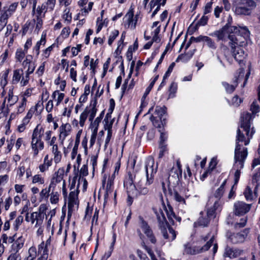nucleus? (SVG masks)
Returning <instances> with one entry per match:
<instances>
[{
  "mask_svg": "<svg viewBox=\"0 0 260 260\" xmlns=\"http://www.w3.org/2000/svg\"><path fill=\"white\" fill-rule=\"evenodd\" d=\"M254 115H243L241 117L240 127L245 132V135L240 128L237 131L236 138V147L235 149L234 169L236 170L234 174L235 184L238 183L240 174L241 170L244 167V161L247 156L248 152L247 148H241L240 142H244L245 146L249 144L250 139L255 133L254 127L252 125V121Z\"/></svg>",
  "mask_w": 260,
  "mask_h": 260,
  "instance_id": "obj_1",
  "label": "nucleus"
},
{
  "mask_svg": "<svg viewBox=\"0 0 260 260\" xmlns=\"http://www.w3.org/2000/svg\"><path fill=\"white\" fill-rule=\"evenodd\" d=\"M250 32L246 28L237 27H228L225 25L219 30L214 31L210 35L217 37L218 40L225 41L227 38L230 40L229 45L233 47V45H242L245 40L249 38Z\"/></svg>",
  "mask_w": 260,
  "mask_h": 260,
  "instance_id": "obj_2",
  "label": "nucleus"
},
{
  "mask_svg": "<svg viewBox=\"0 0 260 260\" xmlns=\"http://www.w3.org/2000/svg\"><path fill=\"white\" fill-rule=\"evenodd\" d=\"M153 211L156 214L159 229L163 238L168 242L174 240L176 237V232L168 224L162 210L161 209H153Z\"/></svg>",
  "mask_w": 260,
  "mask_h": 260,
  "instance_id": "obj_3",
  "label": "nucleus"
},
{
  "mask_svg": "<svg viewBox=\"0 0 260 260\" xmlns=\"http://www.w3.org/2000/svg\"><path fill=\"white\" fill-rule=\"evenodd\" d=\"M221 208L218 200L214 201L213 206L208 208L206 212L201 211L200 217L194 223V227H206L208 225L210 220L215 217L216 212L220 211Z\"/></svg>",
  "mask_w": 260,
  "mask_h": 260,
  "instance_id": "obj_4",
  "label": "nucleus"
},
{
  "mask_svg": "<svg viewBox=\"0 0 260 260\" xmlns=\"http://www.w3.org/2000/svg\"><path fill=\"white\" fill-rule=\"evenodd\" d=\"M208 240H209V241L206 244L201 247L196 246H192L189 243L184 244L183 254L195 255L208 250L213 243L214 240V236L213 235L210 236V234H208L206 236L202 238V240H203L204 242Z\"/></svg>",
  "mask_w": 260,
  "mask_h": 260,
  "instance_id": "obj_5",
  "label": "nucleus"
},
{
  "mask_svg": "<svg viewBox=\"0 0 260 260\" xmlns=\"http://www.w3.org/2000/svg\"><path fill=\"white\" fill-rule=\"evenodd\" d=\"M233 4L238 15H250L251 10L256 7V3L253 0H233Z\"/></svg>",
  "mask_w": 260,
  "mask_h": 260,
  "instance_id": "obj_6",
  "label": "nucleus"
},
{
  "mask_svg": "<svg viewBox=\"0 0 260 260\" xmlns=\"http://www.w3.org/2000/svg\"><path fill=\"white\" fill-rule=\"evenodd\" d=\"M46 210V205L45 204H41L39 206L38 210L31 213L30 216L28 212L26 213L25 220L27 222H30L32 224L35 225L36 228L42 225Z\"/></svg>",
  "mask_w": 260,
  "mask_h": 260,
  "instance_id": "obj_7",
  "label": "nucleus"
},
{
  "mask_svg": "<svg viewBox=\"0 0 260 260\" xmlns=\"http://www.w3.org/2000/svg\"><path fill=\"white\" fill-rule=\"evenodd\" d=\"M146 174V184L150 185L153 181V174L156 172L157 167L154 166V159L151 157L147 158L145 166Z\"/></svg>",
  "mask_w": 260,
  "mask_h": 260,
  "instance_id": "obj_8",
  "label": "nucleus"
},
{
  "mask_svg": "<svg viewBox=\"0 0 260 260\" xmlns=\"http://www.w3.org/2000/svg\"><path fill=\"white\" fill-rule=\"evenodd\" d=\"M221 54L224 56L225 58L230 64L232 63L233 57V52H232L227 46L223 45H221L220 49L216 52L217 60L223 67H225V64L223 63L221 58L220 56Z\"/></svg>",
  "mask_w": 260,
  "mask_h": 260,
  "instance_id": "obj_9",
  "label": "nucleus"
},
{
  "mask_svg": "<svg viewBox=\"0 0 260 260\" xmlns=\"http://www.w3.org/2000/svg\"><path fill=\"white\" fill-rule=\"evenodd\" d=\"M139 224L143 233L146 235L151 243L155 244L156 243V239L154 236L153 231L148 223L143 218L139 217Z\"/></svg>",
  "mask_w": 260,
  "mask_h": 260,
  "instance_id": "obj_10",
  "label": "nucleus"
},
{
  "mask_svg": "<svg viewBox=\"0 0 260 260\" xmlns=\"http://www.w3.org/2000/svg\"><path fill=\"white\" fill-rule=\"evenodd\" d=\"M251 207V204H246L242 201H237L234 205V213L236 215L241 216L248 212Z\"/></svg>",
  "mask_w": 260,
  "mask_h": 260,
  "instance_id": "obj_11",
  "label": "nucleus"
},
{
  "mask_svg": "<svg viewBox=\"0 0 260 260\" xmlns=\"http://www.w3.org/2000/svg\"><path fill=\"white\" fill-rule=\"evenodd\" d=\"M238 76H236L235 77V80L233 82V84H230L228 82H222V85L224 87L225 91L228 93H233L236 87L238 85V80L239 78L241 77H243L244 75V70L243 69L240 68L238 70Z\"/></svg>",
  "mask_w": 260,
  "mask_h": 260,
  "instance_id": "obj_12",
  "label": "nucleus"
},
{
  "mask_svg": "<svg viewBox=\"0 0 260 260\" xmlns=\"http://www.w3.org/2000/svg\"><path fill=\"white\" fill-rule=\"evenodd\" d=\"M79 186V183L78 184L77 187L75 190H72L71 191L69 197V203H68V216L71 215L70 212L72 210V208L75 206L78 207L79 204V201L78 199V196L79 193L78 188Z\"/></svg>",
  "mask_w": 260,
  "mask_h": 260,
  "instance_id": "obj_13",
  "label": "nucleus"
},
{
  "mask_svg": "<svg viewBox=\"0 0 260 260\" xmlns=\"http://www.w3.org/2000/svg\"><path fill=\"white\" fill-rule=\"evenodd\" d=\"M245 41L241 45H233V47H231L232 50H233V57L239 63L243 60L246 55L243 48L241 47L245 44Z\"/></svg>",
  "mask_w": 260,
  "mask_h": 260,
  "instance_id": "obj_14",
  "label": "nucleus"
},
{
  "mask_svg": "<svg viewBox=\"0 0 260 260\" xmlns=\"http://www.w3.org/2000/svg\"><path fill=\"white\" fill-rule=\"evenodd\" d=\"M248 233V230H244L239 233L232 234L229 236V239L233 244L242 243L245 241Z\"/></svg>",
  "mask_w": 260,
  "mask_h": 260,
  "instance_id": "obj_15",
  "label": "nucleus"
},
{
  "mask_svg": "<svg viewBox=\"0 0 260 260\" xmlns=\"http://www.w3.org/2000/svg\"><path fill=\"white\" fill-rule=\"evenodd\" d=\"M32 58L31 55H27L22 63L23 68L26 69L25 74L29 75L34 72L36 68L35 63L32 61Z\"/></svg>",
  "mask_w": 260,
  "mask_h": 260,
  "instance_id": "obj_16",
  "label": "nucleus"
},
{
  "mask_svg": "<svg viewBox=\"0 0 260 260\" xmlns=\"http://www.w3.org/2000/svg\"><path fill=\"white\" fill-rule=\"evenodd\" d=\"M243 252L244 251L242 249L226 246L224 250L223 256L230 258H235L242 255Z\"/></svg>",
  "mask_w": 260,
  "mask_h": 260,
  "instance_id": "obj_17",
  "label": "nucleus"
},
{
  "mask_svg": "<svg viewBox=\"0 0 260 260\" xmlns=\"http://www.w3.org/2000/svg\"><path fill=\"white\" fill-rule=\"evenodd\" d=\"M166 115H152L150 119L152 121L153 125L161 129L166 124Z\"/></svg>",
  "mask_w": 260,
  "mask_h": 260,
  "instance_id": "obj_18",
  "label": "nucleus"
},
{
  "mask_svg": "<svg viewBox=\"0 0 260 260\" xmlns=\"http://www.w3.org/2000/svg\"><path fill=\"white\" fill-rule=\"evenodd\" d=\"M71 132V125L69 123L62 124L60 126L59 139L61 143H63L66 138L70 135Z\"/></svg>",
  "mask_w": 260,
  "mask_h": 260,
  "instance_id": "obj_19",
  "label": "nucleus"
},
{
  "mask_svg": "<svg viewBox=\"0 0 260 260\" xmlns=\"http://www.w3.org/2000/svg\"><path fill=\"white\" fill-rule=\"evenodd\" d=\"M64 173L63 169H59L57 172L55 173L54 176L52 177L51 182L50 183V187L55 189L56 185L57 183L63 182V176Z\"/></svg>",
  "mask_w": 260,
  "mask_h": 260,
  "instance_id": "obj_20",
  "label": "nucleus"
},
{
  "mask_svg": "<svg viewBox=\"0 0 260 260\" xmlns=\"http://www.w3.org/2000/svg\"><path fill=\"white\" fill-rule=\"evenodd\" d=\"M44 132V131L42 127L40 126L39 125L36 126L34 130L31 138V140H32L34 144L38 142V141L41 140V138L43 135Z\"/></svg>",
  "mask_w": 260,
  "mask_h": 260,
  "instance_id": "obj_21",
  "label": "nucleus"
},
{
  "mask_svg": "<svg viewBox=\"0 0 260 260\" xmlns=\"http://www.w3.org/2000/svg\"><path fill=\"white\" fill-rule=\"evenodd\" d=\"M114 176L113 175L109 177L106 187V192L104 194L105 202L109 197L110 194H111L114 189Z\"/></svg>",
  "mask_w": 260,
  "mask_h": 260,
  "instance_id": "obj_22",
  "label": "nucleus"
},
{
  "mask_svg": "<svg viewBox=\"0 0 260 260\" xmlns=\"http://www.w3.org/2000/svg\"><path fill=\"white\" fill-rule=\"evenodd\" d=\"M24 239L22 236L16 238L14 242L12 244V251L13 252L17 253L22 248L24 245Z\"/></svg>",
  "mask_w": 260,
  "mask_h": 260,
  "instance_id": "obj_23",
  "label": "nucleus"
},
{
  "mask_svg": "<svg viewBox=\"0 0 260 260\" xmlns=\"http://www.w3.org/2000/svg\"><path fill=\"white\" fill-rule=\"evenodd\" d=\"M128 194V202L131 205L133 202V198L138 196L137 190L135 186L131 183L129 187H127Z\"/></svg>",
  "mask_w": 260,
  "mask_h": 260,
  "instance_id": "obj_24",
  "label": "nucleus"
},
{
  "mask_svg": "<svg viewBox=\"0 0 260 260\" xmlns=\"http://www.w3.org/2000/svg\"><path fill=\"white\" fill-rule=\"evenodd\" d=\"M95 115H90L89 120L92 121ZM103 119L102 115H100L99 117H96L95 120L92 122H91L90 127L92 129V132L97 133L100 123Z\"/></svg>",
  "mask_w": 260,
  "mask_h": 260,
  "instance_id": "obj_25",
  "label": "nucleus"
},
{
  "mask_svg": "<svg viewBox=\"0 0 260 260\" xmlns=\"http://www.w3.org/2000/svg\"><path fill=\"white\" fill-rule=\"evenodd\" d=\"M134 13L132 11H129L125 15L124 18L126 19L128 27L132 29H134L136 27V23L137 21V19H134Z\"/></svg>",
  "mask_w": 260,
  "mask_h": 260,
  "instance_id": "obj_26",
  "label": "nucleus"
},
{
  "mask_svg": "<svg viewBox=\"0 0 260 260\" xmlns=\"http://www.w3.org/2000/svg\"><path fill=\"white\" fill-rule=\"evenodd\" d=\"M226 182V180H224V181L222 183L220 187L217 188L215 193H214V197L216 199L215 201L218 200L220 204V207L221 208V202L220 201V199L221 198L222 195L223 194V193L224 192V187L225 185V183Z\"/></svg>",
  "mask_w": 260,
  "mask_h": 260,
  "instance_id": "obj_27",
  "label": "nucleus"
},
{
  "mask_svg": "<svg viewBox=\"0 0 260 260\" xmlns=\"http://www.w3.org/2000/svg\"><path fill=\"white\" fill-rule=\"evenodd\" d=\"M24 74L23 71L21 69H17L14 71L13 75L12 80L13 84H16L19 83Z\"/></svg>",
  "mask_w": 260,
  "mask_h": 260,
  "instance_id": "obj_28",
  "label": "nucleus"
},
{
  "mask_svg": "<svg viewBox=\"0 0 260 260\" xmlns=\"http://www.w3.org/2000/svg\"><path fill=\"white\" fill-rule=\"evenodd\" d=\"M38 142L34 144L32 140H31V148L33 150L34 156H36L39 153V150H41L44 148V143L41 140L38 141Z\"/></svg>",
  "mask_w": 260,
  "mask_h": 260,
  "instance_id": "obj_29",
  "label": "nucleus"
},
{
  "mask_svg": "<svg viewBox=\"0 0 260 260\" xmlns=\"http://www.w3.org/2000/svg\"><path fill=\"white\" fill-rule=\"evenodd\" d=\"M14 87L13 86H11L9 88L8 92V96L7 100L8 102L10 105H13L18 100L17 96L16 95H14L13 93Z\"/></svg>",
  "mask_w": 260,
  "mask_h": 260,
  "instance_id": "obj_30",
  "label": "nucleus"
},
{
  "mask_svg": "<svg viewBox=\"0 0 260 260\" xmlns=\"http://www.w3.org/2000/svg\"><path fill=\"white\" fill-rule=\"evenodd\" d=\"M115 121V118L112 117V115H106L104 118V122L105 129H111L113 124Z\"/></svg>",
  "mask_w": 260,
  "mask_h": 260,
  "instance_id": "obj_31",
  "label": "nucleus"
},
{
  "mask_svg": "<svg viewBox=\"0 0 260 260\" xmlns=\"http://www.w3.org/2000/svg\"><path fill=\"white\" fill-rule=\"evenodd\" d=\"M44 109V105L42 101H39L34 107L30 109L27 114H41Z\"/></svg>",
  "mask_w": 260,
  "mask_h": 260,
  "instance_id": "obj_32",
  "label": "nucleus"
},
{
  "mask_svg": "<svg viewBox=\"0 0 260 260\" xmlns=\"http://www.w3.org/2000/svg\"><path fill=\"white\" fill-rule=\"evenodd\" d=\"M10 70L9 69L6 70L2 73H0V87L4 89L8 83V76Z\"/></svg>",
  "mask_w": 260,
  "mask_h": 260,
  "instance_id": "obj_33",
  "label": "nucleus"
},
{
  "mask_svg": "<svg viewBox=\"0 0 260 260\" xmlns=\"http://www.w3.org/2000/svg\"><path fill=\"white\" fill-rule=\"evenodd\" d=\"M38 252L42 254L41 256L39 257L37 260H47L48 253L46 247L44 246V243H42L39 246Z\"/></svg>",
  "mask_w": 260,
  "mask_h": 260,
  "instance_id": "obj_34",
  "label": "nucleus"
},
{
  "mask_svg": "<svg viewBox=\"0 0 260 260\" xmlns=\"http://www.w3.org/2000/svg\"><path fill=\"white\" fill-rule=\"evenodd\" d=\"M170 193L172 196L173 198L177 202L180 204H182L183 205L186 204L185 200L184 198L182 197L177 191L170 189L169 190Z\"/></svg>",
  "mask_w": 260,
  "mask_h": 260,
  "instance_id": "obj_35",
  "label": "nucleus"
},
{
  "mask_svg": "<svg viewBox=\"0 0 260 260\" xmlns=\"http://www.w3.org/2000/svg\"><path fill=\"white\" fill-rule=\"evenodd\" d=\"M194 54L193 51H189L185 54H182L178 56L176 60V62H178L180 60L183 62H186L189 60L192 57Z\"/></svg>",
  "mask_w": 260,
  "mask_h": 260,
  "instance_id": "obj_36",
  "label": "nucleus"
},
{
  "mask_svg": "<svg viewBox=\"0 0 260 260\" xmlns=\"http://www.w3.org/2000/svg\"><path fill=\"white\" fill-rule=\"evenodd\" d=\"M52 152L54 155V161L57 164L58 163L61 159V153L60 151L58 150V148L57 145H53L52 148Z\"/></svg>",
  "mask_w": 260,
  "mask_h": 260,
  "instance_id": "obj_37",
  "label": "nucleus"
},
{
  "mask_svg": "<svg viewBox=\"0 0 260 260\" xmlns=\"http://www.w3.org/2000/svg\"><path fill=\"white\" fill-rule=\"evenodd\" d=\"M10 16H11L9 15L4 10L3 11L0 17V27L1 26L3 29L6 25L8 19Z\"/></svg>",
  "mask_w": 260,
  "mask_h": 260,
  "instance_id": "obj_38",
  "label": "nucleus"
},
{
  "mask_svg": "<svg viewBox=\"0 0 260 260\" xmlns=\"http://www.w3.org/2000/svg\"><path fill=\"white\" fill-rule=\"evenodd\" d=\"M31 116L27 115L22 120L21 124L18 125V131L19 132H22L25 129V126L28 123Z\"/></svg>",
  "mask_w": 260,
  "mask_h": 260,
  "instance_id": "obj_39",
  "label": "nucleus"
},
{
  "mask_svg": "<svg viewBox=\"0 0 260 260\" xmlns=\"http://www.w3.org/2000/svg\"><path fill=\"white\" fill-rule=\"evenodd\" d=\"M64 96V94L63 93H60L59 92V91L56 90L55 91L53 94H52V97L55 100V101H56L57 105H58L59 103H60L63 100Z\"/></svg>",
  "mask_w": 260,
  "mask_h": 260,
  "instance_id": "obj_40",
  "label": "nucleus"
},
{
  "mask_svg": "<svg viewBox=\"0 0 260 260\" xmlns=\"http://www.w3.org/2000/svg\"><path fill=\"white\" fill-rule=\"evenodd\" d=\"M52 189V187H50V185L48 187L43 189L40 193V198L42 200H47L50 196V192Z\"/></svg>",
  "mask_w": 260,
  "mask_h": 260,
  "instance_id": "obj_41",
  "label": "nucleus"
},
{
  "mask_svg": "<svg viewBox=\"0 0 260 260\" xmlns=\"http://www.w3.org/2000/svg\"><path fill=\"white\" fill-rule=\"evenodd\" d=\"M50 201L51 204H55L58 203L59 201V193L55 191V189L52 188V192L50 194Z\"/></svg>",
  "mask_w": 260,
  "mask_h": 260,
  "instance_id": "obj_42",
  "label": "nucleus"
},
{
  "mask_svg": "<svg viewBox=\"0 0 260 260\" xmlns=\"http://www.w3.org/2000/svg\"><path fill=\"white\" fill-rule=\"evenodd\" d=\"M27 53L26 51L22 49H18L15 53V58L17 61L21 62L24 58L25 54Z\"/></svg>",
  "mask_w": 260,
  "mask_h": 260,
  "instance_id": "obj_43",
  "label": "nucleus"
},
{
  "mask_svg": "<svg viewBox=\"0 0 260 260\" xmlns=\"http://www.w3.org/2000/svg\"><path fill=\"white\" fill-rule=\"evenodd\" d=\"M97 104L96 100H93L90 102V105L87 107V112L88 114H95L96 113V109L95 108Z\"/></svg>",
  "mask_w": 260,
  "mask_h": 260,
  "instance_id": "obj_44",
  "label": "nucleus"
},
{
  "mask_svg": "<svg viewBox=\"0 0 260 260\" xmlns=\"http://www.w3.org/2000/svg\"><path fill=\"white\" fill-rule=\"evenodd\" d=\"M43 44L44 45L45 44V37H43L42 36L41 38L39 41H38L35 46L34 48V51L35 52L37 56H38L39 54L40 51V45Z\"/></svg>",
  "mask_w": 260,
  "mask_h": 260,
  "instance_id": "obj_45",
  "label": "nucleus"
},
{
  "mask_svg": "<svg viewBox=\"0 0 260 260\" xmlns=\"http://www.w3.org/2000/svg\"><path fill=\"white\" fill-rule=\"evenodd\" d=\"M244 195L247 201H251L253 199L252 190L249 186H247L245 188Z\"/></svg>",
  "mask_w": 260,
  "mask_h": 260,
  "instance_id": "obj_46",
  "label": "nucleus"
},
{
  "mask_svg": "<svg viewBox=\"0 0 260 260\" xmlns=\"http://www.w3.org/2000/svg\"><path fill=\"white\" fill-rule=\"evenodd\" d=\"M62 18L68 23H70L72 20V14L70 13V9L66 8L63 11Z\"/></svg>",
  "mask_w": 260,
  "mask_h": 260,
  "instance_id": "obj_47",
  "label": "nucleus"
},
{
  "mask_svg": "<svg viewBox=\"0 0 260 260\" xmlns=\"http://www.w3.org/2000/svg\"><path fill=\"white\" fill-rule=\"evenodd\" d=\"M250 110L252 114H256L260 112V107L257 101L254 100L253 102L250 107Z\"/></svg>",
  "mask_w": 260,
  "mask_h": 260,
  "instance_id": "obj_48",
  "label": "nucleus"
},
{
  "mask_svg": "<svg viewBox=\"0 0 260 260\" xmlns=\"http://www.w3.org/2000/svg\"><path fill=\"white\" fill-rule=\"evenodd\" d=\"M32 182L34 184L39 183L40 184H43L45 182V180L41 175L37 174L33 176Z\"/></svg>",
  "mask_w": 260,
  "mask_h": 260,
  "instance_id": "obj_49",
  "label": "nucleus"
},
{
  "mask_svg": "<svg viewBox=\"0 0 260 260\" xmlns=\"http://www.w3.org/2000/svg\"><path fill=\"white\" fill-rule=\"evenodd\" d=\"M118 35H119V31H118V30H117L116 29H114L111 32V34L109 36L108 42V44L109 45H111L112 44V43L115 40V39L116 38V37L118 36Z\"/></svg>",
  "mask_w": 260,
  "mask_h": 260,
  "instance_id": "obj_50",
  "label": "nucleus"
},
{
  "mask_svg": "<svg viewBox=\"0 0 260 260\" xmlns=\"http://www.w3.org/2000/svg\"><path fill=\"white\" fill-rule=\"evenodd\" d=\"M18 6V3H14L12 4L11 5H10L9 7L6 9V8H4V11L7 13L9 15L11 16L12 14L15 12L16 10V8Z\"/></svg>",
  "mask_w": 260,
  "mask_h": 260,
  "instance_id": "obj_51",
  "label": "nucleus"
},
{
  "mask_svg": "<svg viewBox=\"0 0 260 260\" xmlns=\"http://www.w3.org/2000/svg\"><path fill=\"white\" fill-rule=\"evenodd\" d=\"M204 42L206 43V45L209 48L213 50L216 48L215 43L209 37L206 36Z\"/></svg>",
  "mask_w": 260,
  "mask_h": 260,
  "instance_id": "obj_52",
  "label": "nucleus"
},
{
  "mask_svg": "<svg viewBox=\"0 0 260 260\" xmlns=\"http://www.w3.org/2000/svg\"><path fill=\"white\" fill-rule=\"evenodd\" d=\"M142 246L146 250L152 260H157L152 250L146 246L144 242H142Z\"/></svg>",
  "mask_w": 260,
  "mask_h": 260,
  "instance_id": "obj_53",
  "label": "nucleus"
},
{
  "mask_svg": "<svg viewBox=\"0 0 260 260\" xmlns=\"http://www.w3.org/2000/svg\"><path fill=\"white\" fill-rule=\"evenodd\" d=\"M29 80V75L24 73L21 77L20 81V85L21 86H25L28 83Z\"/></svg>",
  "mask_w": 260,
  "mask_h": 260,
  "instance_id": "obj_54",
  "label": "nucleus"
},
{
  "mask_svg": "<svg viewBox=\"0 0 260 260\" xmlns=\"http://www.w3.org/2000/svg\"><path fill=\"white\" fill-rule=\"evenodd\" d=\"M79 144V139H76L75 145L72 150L71 157L72 159H74L77 154L78 147Z\"/></svg>",
  "mask_w": 260,
  "mask_h": 260,
  "instance_id": "obj_55",
  "label": "nucleus"
},
{
  "mask_svg": "<svg viewBox=\"0 0 260 260\" xmlns=\"http://www.w3.org/2000/svg\"><path fill=\"white\" fill-rule=\"evenodd\" d=\"M208 19L209 18L208 16H205V15H204L200 19V20L197 22L196 25L197 26L205 25L207 23Z\"/></svg>",
  "mask_w": 260,
  "mask_h": 260,
  "instance_id": "obj_56",
  "label": "nucleus"
},
{
  "mask_svg": "<svg viewBox=\"0 0 260 260\" xmlns=\"http://www.w3.org/2000/svg\"><path fill=\"white\" fill-rule=\"evenodd\" d=\"M88 174V168L86 165H84L80 170V177L86 176Z\"/></svg>",
  "mask_w": 260,
  "mask_h": 260,
  "instance_id": "obj_57",
  "label": "nucleus"
},
{
  "mask_svg": "<svg viewBox=\"0 0 260 260\" xmlns=\"http://www.w3.org/2000/svg\"><path fill=\"white\" fill-rule=\"evenodd\" d=\"M166 212L167 213L168 218L170 220H173V218L176 217V215L173 212L171 207H169L168 209H166Z\"/></svg>",
  "mask_w": 260,
  "mask_h": 260,
  "instance_id": "obj_58",
  "label": "nucleus"
},
{
  "mask_svg": "<svg viewBox=\"0 0 260 260\" xmlns=\"http://www.w3.org/2000/svg\"><path fill=\"white\" fill-rule=\"evenodd\" d=\"M159 132L160 133V144H165V142L168 139V136L166 133L162 131V129H159Z\"/></svg>",
  "mask_w": 260,
  "mask_h": 260,
  "instance_id": "obj_59",
  "label": "nucleus"
},
{
  "mask_svg": "<svg viewBox=\"0 0 260 260\" xmlns=\"http://www.w3.org/2000/svg\"><path fill=\"white\" fill-rule=\"evenodd\" d=\"M32 14H35L42 18H44L45 16V14L40 10V7H36L34 9V7H32Z\"/></svg>",
  "mask_w": 260,
  "mask_h": 260,
  "instance_id": "obj_60",
  "label": "nucleus"
},
{
  "mask_svg": "<svg viewBox=\"0 0 260 260\" xmlns=\"http://www.w3.org/2000/svg\"><path fill=\"white\" fill-rule=\"evenodd\" d=\"M175 65V62H172L170 65V66L169 67L167 72H166V73L165 74L164 76V80H165L170 75V74L171 73V72H172L173 71V69Z\"/></svg>",
  "mask_w": 260,
  "mask_h": 260,
  "instance_id": "obj_61",
  "label": "nucleus"
},
{
  "mask_svg": "<svg viewBox=\"0 0 260 260\" xmlns=\"http://www.w3.org/2000/svg\"><path fill=\"white\" fill-rule=\"evenodd\" d=\"M155 112L156 114H165L167 113V108L165 106H156Z\"/></svg>",
  "mask_w": 260,
  "mask_h": 260,
  "instance_id": "obj_62",
  "label": "nucleus"
},
{
  "mask_svg": "<svg viewBox=\"0 0 260 260\" xmlns=\"http://www.w3.org/2000/svg\"><path fill=\"white\" fill-rule=\"evenodd\" d=\"M167 150V145L165 144H159V157L161 158L164 155V152Z\"/></svg>",
  "mask_w": 260,
  "mask_h": 260,
  "instance_id": "obj_63",
  "label": "nucleus"
},
{
  "mask_svg": "<svg viewBox=\"0 0 260 260\" xmlns=\"http://www.w3.org/2000/svg\"><path fill=\"white\" fill-rule=\"evenodd\" d=\"M25 171V168L23 166H19L17 170V175L19 177V178H21Z\"/></svg>",
  "mask_w": 260,
  "mask_h": 260,
  "instance_id": "obj_64",
  "label": "nucleus"
}]
</instances>
